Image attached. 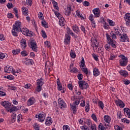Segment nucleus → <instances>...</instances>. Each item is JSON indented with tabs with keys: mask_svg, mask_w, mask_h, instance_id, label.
I'll use <instances>...</instances> for the list:
<instances>
[{
	"mask_svg": "<svg viewBox=\"0 0 130 130\" xmlns=\"http://www.w3.org/2000/svg\"><path fill=\"white\" fill-rule=\"evenodd\" d=\"M92 13L94 15L95 18H98L100 17V9L99 8H94L92 10Z\"/></svg>",
	"mask_w": 130,
	"mask_h": 130,
	"instance_id": "obj_17",
	"label": "nucleus"
},
{
	"mask_svg": "<svg viewBox=\"0 0 130 130\" xmlns=\"http://www.w3.org/2000/svg\"><path fill=\"white\" fill-rule=\"evenodd\" d=\"M65 36H66V38L64 41L65 44L66 45L70 44V43L71 42V37L68 35H66Z\"/></svg>",
	"mask_w": 130,
	"mask_h": 130,
	"instance_id": "obj_29",
	"label": "nucleus"
},
{
	"mask_svg": "<svg viewBox=\"0 0 130 130\" xmlns=\"http://www.w3.org/2000/svg\"><path fill=\"white\" fill-rule=\"evenodd\" d=\"M58 103L59 107H60L61 109L66 108V107H67V104H66L64 101H63L61 98L58 99Z\"/></svg>",
	"mask_w": 130,
	"mask_h": 130,
	"instance_id": "obj_10",
	"label": "nucleus"
},
{
	"mask_svg": "<svg viewBox=\"0 0 130 130\" xmlns=\"http://www.w3.org/2000/svg\"><path fill=\"white\" fill-rule=\"evenodd\" d=\"M80 29L84 33V34H86L87 33V30H86V28H85V26L83 25H81L80 27Z\"/></svg>",
	"mask_w": 130,
	"mask_h": 130,
	"instance_id": "obj_57",
	"label": "nucleus"
},
{
	"mask_svg": "<svg viewBox=\"0 0 130 130\" xmlns=\"http://www.w3.org/2000/svg\"><path fill=\"white\" fill-rule=\"evenodd\" d=\"M30 47L34 51H37V45L34 41H31L29 43Z\"/></svg>",
	"mask_w": 130,
	"mask_h": 130,
	"instance_id": "obj_14",
	"label": "nucleus"
},
{
	"mask_svg": "<svg viewBox=\"0 0 130 130\" xmlns=\"http://www.w3.org/2000/svg\"><path fill=\"white\" fill-rule=\"evenodd\" d=\"M119 73L120 75L122 76V77H126L128 76V72H127V71L125 70H120L119 71Z\"/></svg>",
	"mask_w": 130,
	"mask_h": 130,
	"instance_id": "obj_28",
	"label": "nucleus"
},
{
	"mask_svg": "<svg viewBox=\"0 0 130 130\" xmlns=\"http://www.w3.org/2000/svg\"><path fill=\"white\" fill-rule=\"evenodd\" d=\"M108 23H109L110 26H115V22H114L113 20H110V19H108Z\"/></svg>",
	"mask_w": 130,
	"mask_h": 130,
	"instance_id": "obj_55",
	"label": "nucleus"
},
{
	"mask_svg": "<svg viewBox=\"0 0 130 130\" xmlns=\"http://www.w3.org/2000/svg\"><path fill=\"white\" fill-rule=\"evenodd\" d=\"M25 62L26 66H31V64H34V61L31 59H26Z\"/></svg>",
	"mask_w": 130,
	"mask_h": 130,
	"instance_id": "obj_34",
	"label": "nucleus"
},
{
	"mask_svg": "<svg viewBox=\"0 0 130 130\" xmlns=\"http://www.w3.org/2000/svg\"><path fill=\"white\" fill-rule=\"evenodd\" d=\"M23 15L24 16H28V8L25 7H22L21 8Z\"/></svg>",
	"mask_w": 130,
	"mask_h": 130,
	"instance_id": "obj_32",
	"label": "nucleus"
},
{
	"mask_svg": "<svg viewBox=\"0 0 130 130\" xmlns=\"http://www.w3.org/2000/svg\"><path fill=\"white\" fill-rule=\"evenodd\" d=\"M85 123H86V125L89 126V127H91V125L93 124L92 123V121L90 120H87L86 122Z\"/></svg>",
	"mask_w": 130,
	"mask_h": 130,
	"instance_id": "obj_59",
	"label": "nucleus"
},
{
	"mask_svg": "<svg viewBox=\"0 0 130 130\" xmlns=\"http://www.w3.org/2000/svg\"><path fill=\"white\" fill-rule=\"evenodd\" d=\"M1 104L3 107H5V108H6L7 110L11 109V107H12V105L8 101H2Z\"/></svg>",
	"mask_w": 130,
	"mask_h": 130,
	"instance_id": "obj_6",
	"label": "nucleus"
},
{
	"mask_svg": "<svg viewBox=\"0 0 130 130\" xmlns=\"http://www.w3.org/2000/svg\"><path fill=\"white\" fill-rule=\"evenodd\" d=\"M37 88L36 92H40L42 90V86L44 85V80L42 78H40L37 80Z\"/></svg>",
	"mask_w": 130,
	"mask_h": 130,
	"instance_id": "obj_3",
	"label": "nucleus"
},
{
	"mask_svg": "<svg viewBox=\"0 0 130 130\" xmlns=\"http://www.w3.org/2000/svg\"><path fill=\"white\" fill-rule=\"evenodd\" d=\"M91 117L95 122H97V121H98V119H97V117L96 116V115L95 114H92L91 116Z\"/></svg>",
	"mask_w": 130,
	"mask_h": 130,
	"instance_id": "obj_56",
	"label": "nucleus"
},
{
	"mask_svg": "<svg viewBox=\"0 0 130 130\" xmlns=\"http://www.w3.org/2000/svg\"><path fill=\"white\" fill-rule=\"evenodd\" d=\"M20 52H21V49L20 48L12 50L13 55H16V54H18V53H20Z\"/></svg>",
	"mask_w": 130,
	"mask_h": 130,
	"instance_id": "obj_41",
	"label": "nucleus"
},
{
	"mask_svg": "<svg viewBox=\"0 0 130 130\" xmlns=\"http://www.w3.org/2000/svg\"><path fill=\"white\" fill-rule=\"evenodd\" d=\"M70 106L73 114H77V111H78V110L77 109V106H76V105H72V104H70Z\"/></svg>",
	"mask_w": 130,
	"mask_h": 130,
	"instance_id": "obj_27",
	"label": "nucleus"
},
{
	"mask_svg": "<svg viewBox=\"0 0 130 130\" xmlns=\"http://www.w3.org/2000/svg\"><path fill=\"white\" fill-rule=\"evenodd\" d=\"M33 127L35 130H39L40 129V126H39V124L37 123H35L33 125Z\"/></svg>",
	"mask_w": 130,
	"mask_h": 130,
	"instance_id": "obj_47",
	"label": "nucleus"
},
{
	"mask_svg": "<svg viewBox=\"0 0 130 130\" xmlns=\"http://www.w3.org/2000/svg\"><path fill=\"white\" fill-rule=\"evenodd\" d=\"M20 45L22 49H25L27 47V42L24 39L20 41Z\"/></svg>",
	"mask_w": 130,
	"mask_h": 130,
	"instance_id": "obj_23",
	"label": "nucleus"
},
{
	"mask_svg": "<svg viewBox=\"0 0 130 130\" xmlns=\"http://www.w3.org/2000/svg\"><path fill=\"white\" fill-rule=\"evenodd\" d=\"M98 129L99 130H106V128L101 123L99 125Z\"/></svg>",
	"mask_w": 130,
	"mask_h": 130,
	"instance_id": "obj_54",
	"label": "nucleus"
},
{
	"mask_svg": "<svg viewBox=\"0 0 130 130\" xmlns=\"http://www.w3.org/2000/svg\"><path fill=\"white\" fill-rule=\"evenodd\" d=\"M41 35L43 37V38L46 39L47 38V35H46V32L44 30H41Z\"/></svg>",
	"mask_w": 130,
	"mask_h": 130,
	"instance_id": "obj_53",
	"label": "nucleus"
},
{
	"mask_svg": "<svg viewBox=\"0 0 130 130\" xmlns=\"http://www.w3.org/2000/svg\"><path fill=\"white\" fill-rule=\"evenodd\" d=\"M71 13H72V5H68L67 6V7L65 9L64 14L66 16H67V17H69V16L71 15Z\"/></svg>",
	"mask_w": 130,
	"mask_h": 130,
	"instance_id": "obj_11",
	"label": "nucleus"
},
{
	"mask_svg": "<svg viewBox=\"0 0 130 130\" xmlns=\"http://www.w3.org/2000/svg\"><path fill=\"white\" fill-rule=\"evenodd\" d=\"M80 99H81V98H79V99L76 100L72 104V105H76V106H78V105H79V104H80Z\"/></svg>",
	"mask_w": 130,
	"mask_h": 130,
	"instance_id": "obj_58",
	"label": "nucleus"
},
{
	"mask_svg": "<svg viewBox=\"0 0 130 130\" xmlns=\"http://www.w3.org/2000/svg\"><path fill=\"white\" fill-rule=\"evenodd\" d=\"M88 19L90 21L92 27L95 28V27H96V23L95 22V20H94V15H93L92 14H90Z\"/></svg>",
	"mask_w": 130,
	"mask_h": 130,
	"instance_id": "obj_16",
	"label": "nucleus"
},
{
	"mask_svg": "<svg viewBox=\"0 0 130 130\" xmlns=\"http://www.w3.org/2000/svg\"><path fill=\"white\" fill-rule=\"evenodd\" d=\"M70 70L71 73H73V74H77V73H78V70L76 67H74Z\"/></svg>",
	"mask_w": 130,
	"mask_h": 130,
	"instance_id": "obj_60",
	"label": "nucleus"
},
{
	"mask_svg": "<svg viewBox=\"0 0 130 130\" xmlns=\"http://www.w3.org/2000/svg\"><path fill=\"white\" fill-rule=\"evenodd\" d=\"M20 32L23 34V35H25V36H29L30 37V36H32V34L31 33V31H29V29L27 28H21L20 29Z\"/></svg>",
	"mask_w": 130,
	"mask_h": 130,
	"instance_id": "obj_7",
	"label": "nucleus"
},
{
	"mask_svg": "<svg viewBox=\"0 0 130 130\" xmlns=\"http://www.w3.org/2000/svg\"><path fill=\"white\" fill-rule=\"evenodd\" d=\"M51 2L55 10H56L57 11H59V8H58V4H57V2H55V1L54 0H51Z\"/></svg>",
	"mask_w": 130,
	"mask_h": 130,
	"instance_id": "obj_31",
	"label": "nucleus"
},
{
	"mask_svg": "<svg viewBox=\"0 0 130 130\" xmlns=\"http://www.w3.org/2000/svg\"><path fill=\"white\" fill-rule=\"evenodd\" d=\"M56 83L57 85V90L58 91H61V93H66V91H67V89L62 87V85H61V83H60V80H59V78H58L57 79Z\"/></svg>",
	"mask_w": 130,
	"mask_h": 130,
	"instance_id": "obj_5",
	"label": "nucleus"
},
{
	"mask_svg": "<svg viewBox=\"0 0 130 130\" xmlns=\"http://www.w3.org/2000/svg\"><path fill=\"white\" fill-rule=\"evenodd\" d=\"M66 30L68 35H71V36H74V34L73 32V30H72V29H71V28L69 27H67Z\"/></svg>",
	"mask_w": 130,
	"mask_h": 130,
	"instance_id": "obj_37",
	"label": "nucleus"
},
{
	"mask_svg": "<svg viewBox=\"0 0 130 130\" xmlns=\"http://www.w3.org/2000/svg\"><path fill=\"white\" fill-rule=\"evenodd\" d=\"M45 47H47V48H50V47L51 46V44H50V42H49L48 41H46L44 42Z\"/></svg>",
	"mask_w": 130,
	"mask_h": 130,
	"instance_id": "obj_48",
	"label": "nucleus"
},
{
	"mask_svg": "<svg viewBox=\"0 0 130 130\" xmlns=\"http://www.w3.org/2000/svg\"><path fill=\"white\" fill-rule=\"evenodd\" d=\"M93 73L94 77H98L100 75V71L97 68H93Z\"/></svg>",
	"mask_w": 130,
	"mask_h": 130,
	"instance_id": "obj_33",
	"label": "nucleus"
},
{
	"mask_svg": "<svg viewBox=\"0 0 130 130\" xmlns=\"http://www.w3.org/2000/svg\"><path fill=\"white\" fill-rule=\"evenodd\" d=\"M17 114L14 113L11 115L10 119H9L10 123H14L16 121Z\"/></svg>",
	"mask_w": 130,
	"mask_h": 130,
	"instance_id": "obj_26",
	"label": "nucleus"
},
{
	"mask_svg": "<svg viewBox=\"0 0 130 130\" xmlns=\"http://www.w3.org/2000/svg\"><path fill=\"white\" fill-rule=\"evenodd\" d=\"M124 20L127 23H130V13H126L124 17Z\"/></svg>",
	"mask_w": 130,
	"mask_h": 130,
	"instance_id": "obj_38",
	"label": "nucleus"
},
{
	"mask_svg": "<svg viewBox=\"0 0 130 130\" xmlns=\"http://www.w3.org/2000/svg\"><path fill=\"white\" fill-rule=\"evenodd\" d=\"M46 115L45 114L40 113L38 115H36V118L38 119L39 121L40 122H43L45 120V117Z\"/></svg>",
	"mask_w": 130,
	"mask_h": 130,
	"instance_id": "obj_8",
	"label": "nucleus"
},
{
	"mask_svg": "<svg viewBox=\"0 0 130 130\" xmlns=\"http://www.w3.org/2000/svg\"><path fill=\"white\" fill-rule=\"evenodd\" d=\"M80 68H84V67H86V64H85V59H84V57H82V59L80 61Z\"/></svg>",
	"mask_w": 130,
	"mask_h": 130,
	"instance_id": "obj_40",
	"label": "nucleus"
},
{
	"mask_svg": "<svg viewBox=\"0 0 130 130\" xmlns=\"http://www.w3.org/2000/svg\"><path fill=\"white\" fill-rule=\"evenodd\" d=\"M79 88L81 90H84V89H87L89 87L88 83L87 82L83 80V81H79L78 82Z\"/></svg>",
	"mask_w": 130,
	"mask_h": 130,
	"instance_id": "obj_4",
	"label": "nucleus"
},
{
	"mask_svg": "<svg viewBox=\"0 0 130 130\" xmlns=\"http://www.w3.org/2000/svg\"><path fill=\"white\" fill-rule=\"evenodd\" d=\"M98 106L100 107V108H101V109H104V104L103 102L101 101H99L98 102Z\"/></svg>",
	"mask_w": 130,
	"mask_h": 130,
	"instance_id": "obj_46",
	"label": "nucleus"
},
{
	"mask_svg": "<svg viewBox=\"0 0 130 130\" xmlns=\"http://www.w3.org/2000/svg\"><path fill=\"white\" fill-rule=\"evenodd\" d=\"M4 72L7 74H9V73H12L14 72V68L12 66H7L4 68Z\"/></svg>",
	"mask_w": 130,
	"mask_h": 130,
	"instance_id": "obj_13",
	"label": "nucleus"
},
{
	"mask_svg": "<svg viewBox=\"0 0 130 130\" xmlns=\"http://www.w3.org/2000/svg\"><path fill=\"white\" fill-rule=\"evenodd\" d=\"M75 18H79V19H81V20H85V16L83 13H82V12H81L79 10H77L76 11V14L75 15Z\"/></svg>",
	"mask_w": 130,
	"mask_h": 130,
	"instance_id": "obj_9",
	"label": "nucleus"
},
{
	"mask_svg": "<svg viewBox=\"0 0 130 130\" xmlns=\"http://www.w3.org/2000/svg\"><path fill=\"white\" fill-rule=\"evenodd\" d=\"M59 25L61 27H63L64 25H66V21H64V18L63 17H60V19L59 20Z\"/></svg>",
	"mask_w": 130,
	"mask_h": 130,
	"instance_id": "obj_35",
	"label": "nucleus"
},
{
	"mask_svg": "<svg viewBox=\"0 0 130 130\" xmlns=\"http://www.w3.org/2000/svg\"><path fill=\"white\" fill-rule=\"evenodd\" d=\"M29 54V52L26 50H24L21 52V55L22 56H27Z\"/></svg>",
	"mask_w": 130,
	"mask_h": 130,
	"instance_id": "obj_51",
	"label": "nucleus"
},
{
	"mask_svg": "<svg viewBox=\"0 0 130 130\" xmlns=\"http://www.w3.org/2000/svg\"><path fill=\"white\" fill-rule=\"evenodd\" d=\"M117 57V55L114 54V52H112L110 54V57L109 58L110 60H113L114 59H115Z\"/></svg>",
	"mask_w": 130,
	"mask_h": 130,
	"instance_id": "obj_43",
	"label": "nucleus"
},
{
	"mask_svg": "<svg viewBox=\"0 0 130 130\" xmlns=\"http://www.w3.org/2000/svg\"><path fill=\"white\" fill-rule=\"evenodd\" d=\"M41 24L42 27H44V28H48V23H47L45 20L43 19L41 21Z\"/></svg>",
	"mask_w": 130,
	"mask_h": 130,
	"instance_id": "obj_39",
	"label": "nucleus"
},
{
	"mask_svg": "<svg viewBox=\"0 0 130 130\" xmlns=\"http://www.w3.org/2000/svg\"><path fill=\"white\" fill-rule=\"evenodd\" d=\"M21 26H22V23L21 21L18 20L15 21V24L13 25V27H14V28H16L17 29H18L19 30H21Z\"/></svg>",
	"mask_w": 130,
	"mask_h": 130,
	"instance_id": "obj_21",
	"label": "nucleus"
},
{
	"mask_svg": "<svg viewBox=\"0 0 130 130\" xmlns=\"http://www.w3.org/2000/svg\"><path fill=\"white\" fill-rule=\"evenodd\" d=\"M10 110H8L9 112H13L14 111H17L18 110V108L17 107H11Z\"/></svg>",
	"mask_w": 130,
	"mask_h": 130,
	"instance_id": "obj_49",
	"label": "nucleus"
},
{
	"mask_svg": "<svg viewBox=\"0 0 130 130\" xmlns=\"http://www.w3.org/2000/svg\"><path fill=\"white\" fill-rule=\"evenodd\" d=\"M124 113L126 117L130 118V109L128 108L123 109Z\"/></svg>",
	"mask_w": 130,
	"mask_h": 130,
	"instance_id": "obj_25",
	"label": "nucleus"
},
{
	"mask_svg": "<svg viewBox=\"0 0 130 130\" xmlns=\"http://www.w3.org/2000/svg\"><path fill=\"white\" fill-rule=\"evenodd\" d=\"M123 84H124L125 85H126V86H127V85H129L130 84V81L129 80H127V79H124L123 80Z\"/></svg>",
	"mask_w": 130,
	"mask_h": 130,
	"instance_id": "obj_61",
	"label": "nucleus"
},
{
	"mask_svg": "<svg viewBox=\"0 0 130 130\" xmlns=\"http://www.w3.org/2000/svg\"><path fill=\"white\" fill-rule=\"evenodd\" d=\"M35 102H36L35 98L34 97H31L28 100L27 105L28 106H31V105H33Z\"/></svg>",
	"mask_w": 130,
	"mask_h": 130,
	"instance_id": "obj_18",
	"label": "nucleus"
},
{
	"mask_svg": "<svg viewBox=\"0 0 130 130\" xmlns=\"http://www.w3.org/2000/svg\"><path fill=\"white\" fill-rule=\"evenodd\" d=\"M38 17L40 20H44V16H43V13L42 12H40L38 13Z\"/></svg>",
	"mask_w": 130,
	"mask_h": 130,
	"instance_id": "obj_50",
	"label": "nucleus"
},
{
	"mask_svg": "<svg viewBox=\"0 0 130 130\" xmlns=\"http://www.w3.org/2000/svg\"><path fill=\"white\" fill-rule=\"evenodd\" d=\"M91 42H92V45L93 46V47H95L96 48H98V46H99V43L97 42V40L96 39L92 40Z\"/></svg>",
	"mask_w": 130,
	"mask_h": 130,
	"instance_id": "obj_36",
	"label": "nucleus"
},
{
	"mask_svg": "<svg viewBox=\"0 0 130 130\" xmlns=\"http://www.w3.org/2000/svg\"><path fill=\"white\" fill-rule=\"evenodd\" d=\"M91 130H97L96 124H92L91 126L90 127Z\"/></svg>",
	"mask_w": 130,
	"mask_h": 130,
	"instance_id": "obj_64",
	"label": "nucleus"
},
{
	"mask_svg": "<svg viewBox=\"0 0 130 130\" xmlns=\"http://www.w3.org/2000/svg\"><path fill=\"white\" fill-rule=\"evenodd\" d=\"M115 103L116 105L120 107V108H124V106H125L124 103H123V102L120 100L115 101Z\"/></svg>",
	"mask_w": 130,
	"mask_h": 130,
	"instance_id": "obj_12",
	"label": "nucleus"
},
{
	"mask_svg": "<svg viewBox=\"0 0 130 130\" xmlns=\"http://www.w3.org/2000/svg\"><path fill=\"white\" fill-rule=\"evenodd\" d=\"M86 105L85 106V112H89L90 111V104L89 103V101L86 102Z\"/></svg>",
	"mask_w": 130,
	"mask_h": 130,
	"instance_id": "obj_45",
	"label": "nucleus"
},
{
	"mask_svg": "<svg viewBox=\"0 0 130 130\" xmlns=\"http://www.w3.org/2000/svg\"><path fill=\"white\" fill-rule=\"evenodd\" d=\"M120 37V40L122 42H127L128 41V37H127V34H119V35Z\"/></svg>",
	"mask_w": 130,
	"mask_h": 130,
	"instance_id": "obj_15",
	"label": "nucleus"
},
{
	"mask_svg": "<svg viewBox=\"0 0 130 130\" xmlns=\"http://www.w3.org/2000/svg\"><path fill=\"white\" fill-rule=\"evenodd\" d=\"M104 120L106 123L108 124H108H109L111 122V117L108 115H105L104 117Z\"/></svg>",
	"mask_w": 130,
	"mask_h": 130,
	"instance_id": "obj_22",
	"label": "nucleus"
},
{
	"mask_svg": "<svg viewBox=\"0 0 130 130\" xmlns=\"http://www.w3.org/2000/svg\"><path fill=\"white\" fill-rule=\"evenodd\" d=\"M106 36L108 41V44L105 45L106 50L109 51V50H110L111 46L113 48H116V41L114 40V39H116V35H115L113 31H111L110 35H109L108 33H106Z\"/></svg>",
	"mask_w": 130,
	"mask_h": 130,
	"instance_id": "obj_1",
	"label": "nucleus"
},
{
	"mask_svg": "<svg viewBox=\"0 0 130 130\" xmlns=\"http://www.w3.org/2000/svg\"><path fill=\"white\" fill-rule=\"evenodd\" d=\"M52 122V118L50 117H47L45 120V124L46 125H51Z\"/></svg>",
	"mask_w": 130,
	"mask_h": 130,
	"instance_id": "obj_24",
	"label": "nucleus"
},
{
	"mask_svg": "<svg viewBox=\"0 0 130 130\" xmlns=\"http://www.w3.org/2000/svg\"><path fill=\"white\" fill-rule=\"evenodd\" d=\"M19 32H20V29L17 28L16 27H13L12 29V34L13 36H18V34H19Z\"/></svg>",
	"mask_w": 130,
	"mask_h": 130,
	"instance_id": "obj_19",
	"label": "nucleus"
},
{
	"mask_svg": "<svg viewBox=\"0 0 130 130\" xmlns=\"http://www.w3.org/2000/svg\"><path fill=\"white\" fill-rule=\"evenodd\" d=\"M121 121H122V122H123L124 123H126L127 124H129L130 123V120L127 119L126 118L121 119Z\"/></svg>",
	"mask_w": 130,
	"mask_h": 130,
	"instance_id": "obj_52",
	"label": "nucleus"
},
{
	"mask_svg": "<svg viewBox=\"0 0 130 130\" xmlns=\"http://www.w3.org/2000/svg\"><path fill=\"white\" fill-rule=\"evenodd\" d=\"M70 53L71 57H72V58H76V56L77 55H76V53L75 52V51L73 50H71Z\"/></svg>",
	"mask_w": 130,
	"mask_h": 130,
	"instance_id": "obj_44",
	"label": "nucleus"
},
{
	"mask_svg": "<svg viewBox=\"0 0 130 130\" xmlns=\"http://www.w3.org/2000/svg\"><path fill=\"white\" fill-rule=\"evenodd\" d=\"M114 129L115 130H122V127L118 126V125H115L114 126Z\"/></svg>",
	"mask_w": 130,
	"mask_h": 130,
	"instance_id": "obj_62",
	"label": "nucleus"
},
{
	"mask_svg": "<svg viewBox=\"0 0 130 130\" xmlns=\"http://www.w3.org/2000/svg\"><path fill=\"white\" fill-rule=\"evenodd\" d=\"M119 57L121 58L119 59V63L121 67H126L127 66V62L128 61V59L127 57H126L124 55H120Z\"/></svg>",
	"mask_w": 130,
	"mask_h": 130,
	"instance_id": "obj_2",
	"label": "nucleus"
},
{
	"mask_svg": "<svg viewBox=\"0 0 130 130\" xmlns=\"http://www.w3.org/2000/svg\"><path fill=\"white\" fill-rule=\"evenodd\" d=\"M72 30L76 33V34H79L81 30H80V28H79V26L77 25V24H74L72 26Z\"/></svg>",
	"mask_w": 130,
	"mask_h": 130,
	"instance_id": "obj_20",
	"label": "nucleus"
},
{
	"mask_svg": "<svg viewBox=\"0 0 130 130\" xmlns=\"http://www.w3.org/2000/svg\"><path fill=\"white\" fill-rule=\"evenodd\" d=\"M81 69L83 73L85 74V75H88L89 72L88 71V68H87L86 66H85L84 67H81Z\"/></svg>",
	"mask_w": 130,
	"mask_h": 130,
	"instance_id": "obj_42",
	"label": "nucleus"
},
{
	"mask_svg": "<svg viewBox=\"0 0 130 130\" xmlns=\"http://www.w3.org/2000/svg\"><path fill=\"white\" fill-rule=\"evenodd\" d=\"M63 130H70V126L68 125H64L62 127Z\"/></svg>",
	"mask_w": 130,
	"mask_h": 130,
	"instance_id": "obj_63",
	"label": "nucleus"
},
{
	"mask_svg": "<svg viewBox=\"0 0 130 130\" xmlns=\"http://www.w3.org/2000/svg\"><path fill=\"white\" fill-rule=\"evenodd\" d=\"M22 74V71H21V69H17L16 70H15L13 69V71L12 72V74L14 76H19V75Z\"/></svg>",
	"mask_w": 130,
	"mask_h": 130,
	"instance_id": "obj_30",
	"label": "nucleus"
}]
</instances>
